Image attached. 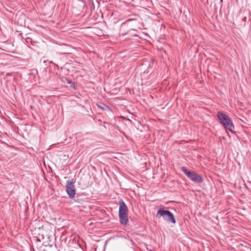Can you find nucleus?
<instances>
[{
  "mask_svg": "<svg viewBox=\"0 0 251 251\" xmlns=\"http://www.w3.org/2000/svg\"><path fill=\"white\" fill-rule=\"evenodd\" d=\"M217 116L220 123L226 130L233 132L234 126L231 119L228 115L221 112H218Z\"/></svg>",
  "mask_w": 251,
  "mask_h": 251,
  "instance_id": "nucleus-1",
  "label": "nucleus"
},
{
  "mask_svg": "<svg viewBox=\"0 0 251 251\" xmlns=\"http://www.w3.org/2000/svg\"><path fill=\"white\" fill-rule=\"evenodd\" d=\"M119 216L120 223L126 225L128 221V208L123 201L119 202Z\"/></svg>",
  "mask_w": 251,
  "mask_h": 251,
  "instance_id": "nucleus-2",
  "label": "nucleus"
},
{
  "mask_svg": "<svg viewBox=\"0 0 251 251\" xmlns=\"http://www.w3.org/2000/svg\"><path fill=\"white\" fill-rule=\"evenodd\" d=\"M181 170L192 181L197 183H201L203 181L202 176L198 174L195 172L188 171L184 167L181 168Z\"/></svg>",
  "mask_w": 251,
  "mask_h": 251,
  "instance_id": "nucleus-3",
  "label": "nucleus"
},
{
  "mask_svg": "<svg viewBox=\"0 0 251 251\" xmlns=\"http://www.w3.org/2000/svg\"><path fill=\"white\" fill-rule=\"evenodd\" d=\"M158 215L163 217L165 220L170 223H176V220L173 214L168 210H165L163 209H159L157 212L156 216Z\"/></svg>",
  "mask_w": 251,
  "mask_h": 251,
  "instance_id": "nucleus-4",
  "label": "nucleus"
},
{
  "mask_svg": "<svg viewBox=\"0 0 251 251\" xmlns=\"http://www.w3.org/2000/svg\"><path fill=\"white\" fill-rule=\"evenodd\" d=\"M66 190L69 197L71 199L74 198L76 194L75 182L73 180H68L66 182Z\"/></svg>",
  "mask_w": 251,
  "mask_h": 251,
  "instance_id": "nucleus-5",
  "label": "nucleus"
},
{
  "mask_svg": "<svg viewBox=\"0 0 251 251\" xmlns=\"http://www.w3.org/2000/svg\"><path fill=\"white\" fill-rule=\"evenodd\" d=\"M97 106L99 108H100L103 111H109L110 110V108L103 103H100L97 104Z\"/></svg>",
  "mask_w": 251,
  "mask_h": 251,
  "instance_id": "nucleus-6",
  "label": "nucleus"
},
{
  "mask_svg": "<svg viewBox=\"0 0 251 251\" xmlns=\"http://www.w3.org/2000/svg\"><path fill=\"white\" fill-rule=\"evenodd\" d=\"M66 80H67V82H68V83H70H70H71V81L70 80V79H69V78H66Z\"/></svg>",
  "mask_w": 251,
  "mask_h": 251,
  "instance_id": "nucleus-7",
  "label": "nucleus"
},
{
  "mask_svg": "<svg viewBox=\"0 0 251 251\" xmlns=\"http://www.w3.org/2000/svg\"><path fill=\"white\" fill-rule=\"evenodd\" d=\"M246 20H247V18H246V17H244V18H243V20H243V21H244V22H246Z\"/></svg>",
  "mask_w": 251,
  "mask_h": 251,
  "instance_id": "nucleus-8",
  "label": "nucleus"
},
{
  "mask_svg": "<svg viewBox=\"0 0 251 251\" xmlns=\"http://www.w3.org/2000/svg\"><path fill=\"white\" fill-rule=\"evenodd\" d=\"M50 63L53 64V63L52 61H50Z\"/></svg>",
  "mask_w": 251,
  "mask_h": 251,
  "instance_id": "nucleus-9",
  "label": "nucleus"
}]
</instances>
